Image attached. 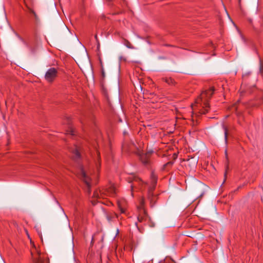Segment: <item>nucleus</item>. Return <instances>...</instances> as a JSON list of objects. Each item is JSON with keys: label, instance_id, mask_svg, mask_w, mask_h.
<instances>
[{"label": "nucleus", "instance_id": "obj_26", "mask_svg": "<svg viewBox=\"0 0 263 263\" xmlns=\"http://www.w3.org/2000/svg\"><path fill=\"white\" fill-rule=\"evenodd\" d=\"M95 39H96V42H98V41H99V39H98V35H97V34H96V35H95Z\"/></svg>", "mask_w": 263, "mask_h": 263}, {"label": "nucleus", "instance_id": "obj_21", "mask_svg": "<svg viewBox=\"0 0 263 263\" xmlns=\"http://www.w3.org/2000/svg\"><path fill=\"white\" fill-rule=\"evenodd\" d=\"M192 108H193V110L197 109L198 110V113L199 114V115H198V116H199V115H203L204 114H200L199 112V110L198 109L199 108H198L197 106H195V105H194V106H192Z\"/></svg>", "mask_w": 263, "mask_h": 263}, {"label": "nucleus", "instance_id": "obj_32", "mask_svg": "<svg viewBox=\"0 0 263 263\" xmlns=\"http://www.w3.org/2000/svg\"><path fill=\"white\" fill-rule=\"evenodd\" d=\"M242 95H243V93H242V92H240V96H242Z\"/></svg>", "mask_w": 263, "mask_h": 263}, {"label": "nucleus", "instance_id": "obj_30", "mask_svg": "<svg viewBox=\"0 0 263 263\" xmlns=\"http://www.w3.org/2000/svg\"><path fill=\"white\" fill-rule=\"evenodd\" d=\"M248 21L249 22V23L250 24H252V19H251V18L248 19Z\"/></svg>", "mask_w": 263, "mask_h": 263}, {"label": "nucleus", "instance_id": "obj_27", "mask_svg": "<svg viewBox=\"0 0 263 263\" xmlns=\"http://www.w3.org/2000/svg\"><path fill=\"white\" fill-rule=\"evenodd\" d=\"M167 261L166 262H167V263H174V261L173 260H172V259H170V260H169L168 261Z\"/></svg>", "mask_w": 263, "mask_h": 263}, {"label": "nucleus", "instance_id": "obj_20", "mask_svg": "<svg viewBox=\"0 0 263 263\" xmlns=\"http://www.w3.org/2000/svg\"><path fill=\"white\" fill-rule=\"evenodd\" d=\"M67 134H70L71 135H74V129L72 127H70L69 129L67 131Z\"/></svg>", "mask_w": 263, "mask_h": 263}, {"label": "nucleus", "instance_id": "obj_23", "mask_svg": "<svg viewBox=\"0 0 263 263\" xmlns=\"http://www.w3.org/2000/svg\"><path fill=\"white\" fill-rule=\"evenodd\" d=\"M93 196L95 198H100L99 197V193H98V192L97 191H96V192H94Z\"/></svg>", "mask_w": 263, "mask_h": 263}, {"label": "nucleus", "instance_id": "obj_5", "mask_svg": "<svg viewBox=\"0 0 263 263\" xmlns=\"http://www.w3.org/2000/svg\"><path fill=\"white\" fill-rule=\"evenodd\" d=\"M33 263H49V260L46 254L39 251L37 252V256H34L31 252Z\"/></svg>", "mask_w": 263, "mask_h": 263}, {"label": "nucleus", "instance_id": "obj_9", "mask_svg": "<svg viewBox=\"0 0 263 263\" xmlns=\"http://www.w3.org/2000/svg\"><path fill=\"white\" fill-rule=\"evenodd\" d=\"M71 152L73 154V158L74 159H79L80 157V148L76 145L70 150Z\"/></svg>", "mask_w": 263, "mask_h": 263}, {"label": "nucleus", "instance_id": "obj_15", "mask_svg": "<svg viewBox=\"0 0 263 263\" xmlns=\"http://www.w3.org/2000/svg\"><path fill=\"white\" fill-rule=\"evenodd\" d=\"M174 162L173 161H169L163 165V170L167 171V168L172 166Z\"/></svg>", "mask_w": 263, "mask_h": 263}, {"label": "nucleus", "instance_id": "obj_16", "mask_svg": "<svg viewBox=\"0 0 263 263\" xmlns=\"http://www.w3.org/2000/svg\"><path fill=\"white\" fill-rule=\"evenodd\" d=\"M144 198L143 197H142L141 199L140 200V206L138 207L139 211H143V210H145L143 208L144 205Z\"/></svg>", "mask_w": 263, "mask_h": 263}, {"label": "nucleus", "instance_id": "obj_29", "mask_svg": "<svg viewBox=\"0 0 263 263\" xmlns=\"http://www.w3.org/2000/svg\"><path fill=\"white\" fill-rule=\"evenodd\" d=\"M97 47L99 49L100 47V42H99V41H98V42H97Z\"/></svg>", "mask_w": 263, "mask_h": 263}, {"label": "nucleus", "instance_id": "obj_2", "mask_svg": "<svg viewBox=\"0 0 263 263\" xmlns=\"http://www.w3.org/2000/svg\"><path fill=\"white\" fill-rule=\"evenodd\" d=\"M151 185L147 192V198L149 200L151 206H153L156 201V196H154L153 192L155 189L157 182V176L152 172L151 175Z\"/></svg>", "mask_w": 263, "mask_h": 263}, {"label": "nucleus", "instance_id": "obj_8", "mask_svg": "<svg viewBox=\"0 0 263 263\" xmlns=\"http://www.w3.org/2000/svg\"><path fill=\"white\" fill-rule=\"evenodd\" d=\"M102 194H105L107 195L114 197L116 195V190L112 185H110L108 187L100 191Z\"/></svg>", "mask_w": 263, "mask_h": 263}, {"label": "nucleus", "instance_id": "obj_22", "mask_svg": "<svg viewBox=\"0 0 263 263\" xmlns=\"http://www.w3.org/2000/svg\"><path fill=\"white\" fill-rule=\"evenodd\" d=\"M26 6L27 7V8H28L29 11L30 13H32L33 14H34V16H36V14H35V12L34 11V10L33 9H32L31 8L28 7L27 5Z\"/></svg>", "mask_w": 263, "mask_h": 263}, {"label": "nucleus", "instance_id": "obj_6", "mask_svg": "<svg viewBox=\"0 0 263 263\" xmlns=\"http://www.w3.org/2000/svg\"><path fill=\"white\" fill-rule=\"evenodd\" d=\"M140 214L138 216V220L139 222L143 223L144 225H148L150 227H153V225L150 223V218L148 216L145 210L139 211Z\"/></svg>", "mask_w": 263, "mask_h": 263}, {"label": "nucleus", "instance_id": "obj_13", "mask_svg": "<svg viewBox=\"0 0 263 263\" xmlns=\"http://www.w3.org/2000/svg\"><path fill=\"white\" fill-rule=\"evenodd\" d=\"M162 80L169 85H175L176 83L175 80L171 77L163 78Z\"/></svg>", "mask_w": 263, "mask_h": 263}, {"label": "nucleus", "instance_id": "obj_10", "mask_svg": "<svg viewBox=\"0 0 263 263\" xmlns=\"http://www.w3.org/2000/svg\"><path fill=\"white\" fill-rule=\"evenodd\" d=\"M140 159L141 161L144 164H147L149 162V153H145L141 156Z\"/></svg>", "mask_w": 263, "mask_h": 263}, {"label": "nucleus", "instance_id": "obj_1", "mask_svg": "<svg viewBox=\"0 0 263 263\" xmlns=\"http://www.w3.org/2000/svg\"><path fill=\"white\" fill-rule=\"evenodd\" d=\"M214 91V88L211 87L210 89L203 91L200 95L196 99L195 106H197L200 114H206L210 109L209 101L211 98Z\"/></svg>", "mask_w": 263, "mask_h": 263}, {"label": "nucleus", "instance_id": "obj_28", "mask_svg": "<svg viewBox=\"0 0 263 263\" xmlns=\"http://www.w3.org/2000/svg\"><path fill=\"white\" fill-rule=\"evenodd\" d=\"M153 152V151H148V152H146V153H149V157H151V156Z\"/></svg>", "mask_w": 263, "mask_h": 263}, {"label": "nucleus", "instance_id": "obj_25", "mask_svg": "<svg viewBox=\"0 0 263 263\" xmlns=\"http://www.w3.org/2000/svg\"><path fill=\"white\" fill-rule=\"evenodd\" d=\"M98 153V161H99V166H100V154Z\"/></svg>", "mask_w": 263, "mask_h": 263}, {"label": "nucleus", "instance_id": "obj_7", "mask_svg": "<svg viewBox=\"0 0 263 263\" xmlns=\"http://www.w3.org/2000/svg\"><path fill=\"white\" fill-rule=\"evenodd\" d=\"M81 179L85 182L88 188V192L90 193L91 187V179L86 174L83 168H81L80 173Z\"/></svg>", "mask_w": 263, "mask_h": 263}, {"label": "nucleus", "instance_id": "obj_17", "mask_svg": "<svg viewBox=\"0 0 263 263\" xmlns=\"http://www.w3.org/2000/svg\"><path fill=\"white\" fill-rule=\"evenodd\" d=\"M224 154H225L226 159L227 160V162L226 164V172H225V175H226V173H227V171L229 168V160H228V155L227 149H226Z\"/></svg>", "mask_w": 263, "mask_h": 263}, {"label": "nucleus", "instance_id": "obj_11", "mask_svg": "<svg viewBox=\"0 0 263 263\" xmlns=\"http://www.w3.org/2000/svg\"><path fill=\"white\" fill-rule=\"evenodd\" d=\"M186 161H187L186 165L189 166L191 167H195L197 164V161L196 159H195L194 158L189 159L187 160Z\"/></svg>", "mask_w": 263, "mask_h": 263}, {"label": "nucleus", "instance_id": "obj_4", "mask_svg": "<svg viewBox=\"0 0 263 263\" xmlns=\"http://www.w3.org/2000/svg\"><path fill=\"white\" fill-rule=\"evenodd\" d=\"M58 76V69L54 67H51L46 72L45 79L47 82L51 83L55 80Z\"/></svg>", "mask_w": 263, "mask_h": 263}, {"label": "nucleus", "instance_id": "obj_3", "mask_svg": "<svg viewBox=\"0 0 263 263\" xmlns=\"http://www.w3.org/2000/svg\"><path fill=\"white\" fill-rule=\"evenodd\" d=\"M126 179L129 183H132L130 187L132 190V195L133 196V192L134 189L137 188L141 189L142 185L144 184V182L142 181V180L140 178L135 176L134 174H130L128 175L126 178Z\"/></svg>", "mask_w": 263, "mask_h": 263}, {"label": "nucleus", "instance_id": "obj_18", "mask_svg": "<svg viewBox=\"0 0 263 263\" xmlns=\"http://www.w3.org/2000/svg\"><path fill=\"white\" fill-rule=\"evenodd\" d=\"M123 43H124V45L125 46H126L128 48H129V49H134V47L132 45V44L127 40H124Z\"/></svg>", "mask_w": 263, "mask_h": 263}, {"label": "nucleus", "instance_id": "obj_14", "mask_svg": "<svg viewBox=\"0 0 263 263\" xmlns=\"http://www.w3.org/2000/svg\"><path fill=\"white\" fill-rule=\"evenodd\" d=\"M222 126L224 132V141L226 144H227L228 143V129L227 127L224 124H223Z\"/></svg>", "mask_w": 263, "mask_h": 263}, {"label": "nucleus", "instance_id": "obj_24", "mask_svg": "<svg viewBox=\"0 0 263 263\" xmlns=\"http://www.w3.org/2000/svg\"><path fill=\"white\" fill-rule=\"evenodd\" d=\"M101 75H102V78L104 79L105 77V72H104L103 69H102Z\"/></svg>", "mask_w": 263, "mask_h": 263}, {"label": "nucleus", "instance_id": "obj_31", "mask_svg": "<svg viewBox=\"0 0 263 263\" xmlns=\"http://www.w3.org/2000/svg\"><path fill=\"white\" fill-rule=\"evenodd\" d=\"M93 240H94V239H93V238L92 237V240H91V243H92L93 242Z\"/></svg>", "mask_w": 263, "mask_h": 263}, {"label": "nucleus", "instance_id": "obj_19", "mask_svg": "<svg viewBox=\"0 0 263 263\" xmlns=\"http://www.w3.org/2000/svg\"><path fill=\"white\" fill-rule=\"evenodd\" d=\"M117 204L121 213H124L125 212V209L122 206L121 202L120 201H118Z\"/></svg>", "mask_w": 263, "mask_h": 263}, {"label": "nucleus", "instance_id": "obj_12", "mask_svg": "<svg viewBox=\"0 0 263 263\" xmlns=\"http://www.w3.org/2000/svg\"><path fill=\"white\" fill-rule=\"evenodd\" d=\"M118 218L117 214L114 212H110L106 214V218L109 222L113 221Z\"/></svg>", "mask_w": 263, "mask_h": 263}, {"label": "nucleus", "instance_id": "obj_33", "mask_svg": "<svg viewBox=\"0 0 263 263\" xmlns=\"http://www.w3.org/2000/svg\"><path fill=\"white\" fill-rule=\"evenodd\" d=\"M239 2H240V0H239Z\"/></svg>", "mask_w": 263, "mask_h": 263}]
</instances>
